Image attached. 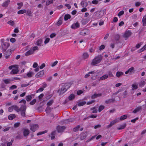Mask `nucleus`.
<instances>
[{"mask_svg": "<svg viewBox=\"0 0 146 146\" xmlns=\"http://www.w3.org/2000/svg\"><path fill=\"white\" fill-rule=\"evenodd\" d=\"M75 96L73 94H70L68 97V98L70 100H73L75 98Z\"/></svg>", "mask_w": 146, "mask_h": 146, "instance_id": "7c9ffc66", "label": "nucleus"}, {"mask_svg": "<svg viewBox=\"0 0 146 146\" xmlns=\"http://www.w3.org/2000/svg\"><path fill=\"white\" fill-rule=\"evenodd\" d=\"M124 13V11H120L118 14L119 16H120Z\"/></svg>", "mask_w": 146, "mask_h": 146, "instance_id": "4d7b16f0", "label": "nucleus"}, {"mask_svg": "<svg viewBox=\"0 0 146 146\" xmlns=\"http://www.w3.org/2000/svg\"><path fill=\"white\" fill-rule=\"evenodd\" d=\"M34 75L33 72H29L27 74H25L24 75V77L25 78H29L32 77Z\"/></svg>", "mask_w": 146, "mask_h": 146, "instance_id": "9d476101", "label": "nucleus"}, {"mask_svg": "<svg viewBox=\"0 0 146 146\" xmlns=\"http://www.w3.org/2000/svg\"><path fill=\"white\" fill-rule=\"evenodd\" d=\"M142 22L143 26H146V15L143 18Z\"/></svg>", "mask_w": 146, "mask_h": 146, "instance_id": "b1692460", "label": "nucleus"}, {"mask_svg": "<svg viewBox=\"0 0 146 146\" xmlns=\"http://www.w3.org/2000/svg\"><path fill=\"white\" fill-rule=\"evenodd\" d=\"M95 50L94 48L93 47H91L89 49V52L92 53L94 52Z\"/></svg>", "mask_w": 146, "mask_h": 146, "instance_id": "603ef678", "label": "nucleus"}, {"mask_svg": "<svg viewBox=\"0 0 146 146\" xmlns=\"http://www.w3.org/2000/svg\"><path fill=\"white\" fill-rule=\"evenodd\" d=\"M86 103L85 102H78V105L79 106H82L85 105Z\"/></svg>", "mask_w": 146, "mask_h": 146, "instance_id": "c9c22d12", "label": "nucleus"}, {"mask_svg": "<svg viewBox=\"0 0 146 146\" xmlns=\"http://www.w3.org/2000/svg\"><path fill=\"white\" fill-rule=\"evenodd\" d=\"M91 110H92V113H97L98 110L95 108H93L91 109Z\"/></svg>", "mask_w": 146, "mask_h": 146, "instance_id": "864d4df0", "label": "nucleus"}, {"mask_svg": "<svg viewBox=\"0 0 146 146\" xmlns=\"http://www.w3.org/2000/svg\"><path fill=\"white\" fill-rule=\"evenodd\" d=\"M93 4L97 5L98 3V1L97 0H93L92 1Z\"/></svg>", "mask_w": 146, "mask_h": 146, "instance_id": "0e129e2a", "label": "nucleus"}, {"mask_svg": "<svg viewBox=\"0 0 146 146\" xmlns=\"http://www.w3.org/2000/svg\"><path fill=\"white\" fill-rule=\"evenodd\" d=\"M86 137V133H82L80 135V139L82 140L85 139Z\"/></svg>", "mask_w": 146, "mask_h": 146, "instance_id": "5701e85b", "label": "nucleus"}, {"mask_svg": "<svg viewBox=\"0 0 146 146\" xmlns=\"http://www.w3.org/2000/svg\"><path fill=\"white\" fill-rule=\"evenodd\" d=\"M45 66V64L44 63H43L41 64L39 66V68L40 69H42Z\"/></svg>", "mask_w": 146, "mask_h": 146, "instance_id": "052dcab7", "label": "nucleus"}, {"mask_svg": "<svg viewBox=\"0 0 146 146\" xmlns=\"http://www.w3.org/2000/svg\"><path fill=\"white\" fill-rule=\"evenodd\" d=\"M27 11L25 9L21 10L18 11L17 12V13L18 14H23L26 12Z\"/></svg>", "mask_w": 146, "mask_h": 146, "instance_id": "bb28decb", "label": "nucleus"}, {"mask_svg": "<svg viewBox=\"0 0 146 146\" xmlns=\"http://www.w3.org/2000/svg\"><path fill=\"white\" fill-rule=\"evenodd\" d=\"M43 90V88H40L37 90V91H36V93H37L40 92H42Z\"/></svg>", "mask_w": 146, "mask_h": 146, "instance_id": "bf43d9fd", "label": "nucleus"}, {"mask_svg": "<svg viewBox=\"0 0 146 146\" xmlns=\"http://www.w3.org/2000/svg\"><path fill=\"white\" fill-rule=\"evenodd\" d=\"M94 74V75H96V74L94 73V72H89L88 73L86 74L85 76V78H88L89 76H91V74Z\"/></svg>", "mask_w": 146, "mask_h": 146, "instance_id": "c756f323", "label": "nucleus"}, {"mask_svg": "<svg viewBox=\"0 0 146 146\" xmlns=\"http://www.w3.org/2000/svg\"><path fill=\"white\" fill-rule=\"evenodd\" d=\"M83 93V91L81 90H79L77 91V94L78 95H80L82 94Z\"/></svg>", "mask_w": 146, "mask_h": 146, "instance_id": "69168bd1", "label": "nucleus"}, {"mask_svg": "<svg viewBox=\"0 0 146 146\" xmlns=\"http://www.w3.org/2000/svg\"><path fill=\"white\" fill-rule=\"evenodd\" d=\"M80 128V126L79 125H78L76 127L74 128L73 129V130L74 131H76L79 130Z\"/></svg>", "mask_w": 146, "mask_h": 146, "instance_id": "79ce46f5", "label": "nucleus"}, {"mask_svg": "<svg viewBox=\"0 0 146 146\" xmlns=\"http://www.w3.org/2000/svg\"><path fill=\"white\" fill-rule=\"evenodd\" d=\"M84 8L81 9V11L82 12H84L87 11V9L86 7H83Z\"/></svg>", "mask_w": 146, "mask_h": 146, "instance_id": "774afa93", "label": "nucleus"}, {"mask_svg": "<svg viewBox=\"0 0 146 146\" xmlns=\"http://www.w3.org/2000/svg\"><path fill=\"white\" fill-rule=\"evenodd\" d=\"M19 102L20 103L23 102L24 105L21 106L20 109H19L17 106L15 105L13 106V109H14L17 112L21 111V115L23 116H24L25 115V111L26 108V106L25 105L26 101L25 100H23L20 101Z\"/></svg>", "mask_w": 146, "mask_h": 146, "instance_id": "f257e3e1", "label": "nucleus"}, {"mask_svg": "<svg viewBox=\"0 0 146 146\" xmlns=\"http://www.w3.org/2000/svg\"><path fill=\"white\" fill-rule=\"evenodd\" d=\"M102 59V56L99 55L95 58L92 62V64L94 65H96L99 63Z\"/></svg>", "mask_w": 146, "mask_h": 146, "instance_id": "39448f33", "label": "nucleus"}, {"mask_svg": "<svg viewBox=\"0 0 146 146\" xmlns=\"http://www.w3.org/2000/svg\"><path fill=\"white\" fill-rule=\"evenodd\" d=\"M56 131H53L51 133L52 136L51 137V139L52 140H53L54 138V135L55 134Z\"/></svg>", "mask_w": 146, "mask_h": 146, "instance_id": "c03bdc74", "label": "nucleus"}, {"mask_svg": "<svg viewBox=\"0 0 146 146\" xmlns=\"http://www.w3.org/2000/svg\"><path fill=\"white\" fill-rule=\"evenodd\" d=\"M32 98L31 95H29L26 97V99L27 101H29Z\"/></svg>", "mask_w": 146, "mask_h": 146, "instance_id": "37998d69", "label": "nucleus"}, {"mask_svg": "<svg viewBox=\"0 0 146 146\" xmlns=\"http://www.w3.org/2000/svg\"><path fill=\"white\" fill-rule=\"evenodd\" d=\"M15 117V115L14 114H11L9 116L8 119L10 120H12Z\"/></svg>", "mask_w": 146, "mask_h": 146, "instance_id": "2f4dec72", "label": "nucleus"}, {"mask_svg": "<svg viewBox=\"0 0 146 146\" xmlns=\"http://www.w3.org/2000/svg\"><path fill=\"white\" fill-rule=\"evenodd\" d=\"M106 11V9L101 10L99 12L97 11L95 13V15L96 18L99 19L102 17Z\"/></svg>", "mask_w": 146, "mask_h": 146, "instance_id": "423d86ee", "label": "nucleus"}, {"mask_svg": "<svg viewBox=\"0 0 146 146\" xmlns=\"http://www.w3.org/2000/svg\"><path fill=\"white\" fill-rule=\"evenodd\" d=\"M134 68L133 67L130 68L128 70L125 72V74H127L129 73L130 74H131L134 72Z\"/></svg>", "mask_w": 146, "mask_h": 146, "instance_id": "ddd939ff", "label": "nucleus"}, {"mask_svg": "<svg viewBox=\"0 0 146 146\" xmlns=\"http://www.w3.org/2000/svg\"><path fill=\"white\" fill-rule=\"evenodd\" d=\"M26 12V14L27 15L30 17L32 16V13L31 10H28Z\"/></svg>", "mask_w": 146, "mask_h": 146, "instance_id": "ea45409f", "label": "nucleus"}, {"mask_svg": "<svg viewBox=\"0 0 146 146\" xmlns=\"http://www.w3.org/2000/svg\"><path fill=\"white\" fill-rule=\"evenodd\" d=\"M145 84V82L144 81H141L139 83V85L140 87H143Z\"/></svg>", "mask_w": 146, "mask_h": 146, "instance_id": "393cba45", "label": "nucleus"}, {"mask_svg": "<svg viewBox=\"0 0 146 146\" xmlns=\"http://www.w3.org/2000/svg\"><path fill=\"white\" fill-rule=\"evenodd\" d=\"M138 88V85L136 83L133 84L132 85V89L133 90L137 89Z\"/></svg>", "mask_w": 146, "mask_h": 146, "instance_id": "4be33fe9", "label": "nucleus"}, {"mask_svg": "<svg viewBox=\"0 0 146 146\" xmlns=\"http://www.w3.org/2000/svg\"><path fill=\"white\" fill-rule=\"evenodd\" d=\"M4 82L6 84H9L10 83V80L8 79H5L3 80Z\"/></svg>", "mask_w": 146, "mask_h": 146, "instance_id": "338daca9", "label": "nucleus"}, {"mask_svg": "<svg viewBox=\"0 0 146 146\" xmlns=\"http://www.w3.org/2000/svg\"><path fill=\"white\" fill-rule=\"evenodd\" d=\"M108 77V76L107 75H104L100 78V79L102 80H105Z\"/></svg>", "mask_w": 146, "mask_h": 146, "instance_id": "4c0bfd02", "label": "nucleus"}, {"mask_svg": "<svg viewBox=\"0 0 146 146\" xmlns=\"http://www.w3.org/2000/svg\"><path fill=\"white\" fill-rule=\"evenodd\" d=\"M102 95V94H96L95 93L94 95H93L91 98L92 99H94L97 98L98 97Z\"/></svg>", "mask_w": 146, "mask_h": 146, "instance_id": "412c9836", "label": "nucleus"}, {"mask_svg": "<svg viewBox=\"0 0 146 146\" xmlns=\"http://www.w3.org/2000/svg\"><path fill=\"white\" fill-rule=\"evenodd\" d=\"M7 23L12 26H13L14 25V22L13 21L10 20L7 22Z\"/></svg>", "mask_w": 146, "mask_h": 146, "instance_id": "a18cd8bd", "label": "nucleus"}, {"mask_svg": "<svg viewBox=\"0 0 146 146\" xmlns=\"http://www.w3.org/2000/svg\"><path fill=\"white\" fill-rule=\"evenodd\" d=\"M127 115H124L122 116L119 118L120 120V121L123 120L124 119H125L127 118Z\"/></svg>", "mask_w": 146, "mask_h": 146, "instance_id": "f704fd0d", "label": "nucleus"}, {"mask_svg": "<svg viewBox=\"0 0 146 146\" xmlns=\"http://www.w3.org/2000/svg\"><path fill=\"white\" fill-rule=\"evenodd\" d=\"M80 27V24L78 22L74 23L71 26V28L74 29H76Z\"/></svg>", "mask_w": 146, "mask_h": 146, "instance_id": "f8f14e48", "label": "nucleus"}, {"mask_svg": "<svg viewBox=\"0 0 146 146\" xmlns=\"http://www.w3.org/2000/svg\"><path fill=\"white\" fill-rule=\"evenodd\" d=\"M38 49L37 46H34L32 48H31L30 50H27L25 54V55L26 56H28L31 54H33L34 52L36 50H38Z\"/></svg>", "mask_w": 146, "mask_h": 146, "instance_id": "7ed1b4c3", "label": "nucleus"}, {"mask_svg": "<svg viewBox=\"0 0 146 146\" xmlns=\"http://www.w3.org/2000/svg\"><path fill=\"white\" fill-rule=\"evenodd\" d=\"M94 72V73L96 75H94V74H91V76H92V79H95L96 78V76L97 75V74L96 72H95L94 71H92Z\"/></svg>", "mask_w": 146, "mask_h": 146, "instance_id": "473e14b6", "label": "nucleus"}, {"mask_svg": "<svg viewBox=\"0 0 146 146\" xmlns=\"http://www.w3.org/2000/svg\"><path fill=\"white\" fill-rule=\"evenodd\" d=\"M104 108V106L101 105L100 106L99 108L98 111L100 112Z\"/></svg>", "mask_w": 146, "mask_h": 146, "instance_id": "a19ab883", "label": "nucleus"}, {"mask_svg": "<svg viewBox=\"0 0 146 146\" xmlns=\"http://www.w3.org/2000/svg\"><path fill=\"white\" fill-rule=\"evenodd\" d=\"M42 42V40L41 38L38 39L36 41V44L38 46H40Z\"/></svg>", "mask_w": 146, "mask_h": 146, "instance_id": "a211bd4d", "label": "nucleus"}, {"mask_svg": "<svg viewBox=\"0 0 146 146\" xmlns=\"http://www.w3.org/2000/svg\"><path fill=\"white\" fill-rule=\"evenodd\" d=\"M126 126V124L125 123L118 127L117 129L119 130L122 129H124Z\"/></svg>", "mask_w": 146, "mask_h": 146, "instance_id": "cd10ccee", "label": "nucleus"}, {"mask_svg": "<svg viewBox=\"0 0 146 146\" xmlns=\"http://www.w3.org/2000/svg\"><path fill=\"white\" fill-rule=\"evenodd\" d=\"M36 101V100L35 99H34L30 102V104L31 105H34Z\"/></svg>", "mask_w": 146, "mask_h": 146, "instance_id": "5fc2aeb1", "label": "nucleus"}, {"mask_svg": "<svg viewBox=\"0 0 146 146\" xmlns=\"http://www.w3.org/2000/svg\"><path fill=\"white\" fill-rule=\"evenodd\" d=\"M123 74V73L122 72H117L116 73V75L117 77H119L122 75Z\"/></svg>", "mask_w": 146, "mask_h": 146, "instance_id": "58836bf2", "label": "nucleus"}, {"mask_svg": "<svg viewBox=\"0 0 146 146\" xmlns=\"http://www.w3.org/2000/svg\"><path fill=\"white\" fill-rule=\"evenodd\" d=\"M9 68L10 70L12 69V70L11 72L12 74H17L19 72L18 66L17 65H14L10 66L9 67Z\"/></svg>", "mask_w": 146, "mask_h": 146, "instance_id": "20e7f679", "label": "nucleus"}, {"mask_svg": "<svg viewBox=\"0 0 146 146\" xmlns=\"http://www.w3.org/2000/svg\"><path fill=\"white\" fill-rule=\"evenodd\" d=\"M44 74V71H42L38 73L36 75L37 77H40L42 76Z\"/></svg>", "mask_w": 146, "mask_h": 146, "instance_id": "dca6fc26", "label": "nucleus"}, {"mask_svg": "<svg viewBox=\"0 0 146 146\" xmlns=\"http://www.w3.org/2000/svg\"><path fill=\"white\" fill-rule=\"evenodd\" d=\"M17 88V86L16 85H13L10 87V89L12 90L16 88Z\"/></svg>", "mask_w": 146, "mask_h": 146, "instance_id": "6e6d98bb", "label": "nucleus"}, {"mask_svg": "<svg viewBox=\"0 0 146 146\" xmlns=\"http://www.w3.org/2000/svg\"><path fill=\"white\" fill-rule=\"evenodd\" d=\"M38 64L37 63L35 62L34 63L33 66L34 68H36L37 67Z\"/></svg>", "mask_w": 146, "mask_h": 146, "instance_id": "680f3d73", "label": "nucleus"}, {"mask_svg": "<svg viewBox=\"0 0 146 146\" xmlns=\"http://www.w3.org/2000/svg\"><path fill=\"white\" fill-rule=\"evenodd\" d=\"M1 45L3 46H9L10 45L9 42L4 41L3 40H1Z\"/></svg>", "mask_w": 146, "mask_h": 146, "instance_id": "aec40b11", "label": "nucleus"}, {"mask_svg": "<svg viewBox=\"0 0 146 146\" xmlns=\"http://www.w3.org/2000/svg\"><path fill=\"white\" fill-rule=\"evenodd\" d=\"M53 102V100H50L47 103V105L48 106H50L52 104Z\"/></svg>", "mask_w": 146, "mask_h": 146, "instance_id": "e2e57ef3", "label": "nucleus"}, {"mask_svg": "<svg viewBox=\"0 0 146 146\" xmlns=\"http://www.w3.org/2000/svg\"><path fill=\"white\" fill-rule=\"evenodd\" d=\"M65 129V127L64 126H58L57 127V129L58 132H60L63 131Z\"/></svg>", "mask_w": 146, "mask_h": 146, "instance_id": "4468645a", "label": "nucleus"}, {"mask_svg": "<svg viewBox=\"0 0 146 146\" xmlns=\"http://www.w3.org/2000/svg\"><path fill=\"white\" fill-rule=\"evenodd\" d=\"M145 49H146V46H143L141 49L140 50H138V51L139 52V53L143 51Z\"/></svg>", "mask_w": 146, "mask_h": 146, "instance_id": "49530a36", "label": "nucleus"}, {"mask_svg": "<svg viewBox=\"0 0 146 146\" xmlns=\"http://www.w3.org/2000/svg\"><path fill=\"white\" fill-rule=\"evenodd\" d=\"M10 1L9 0H6L5 2L2 4V6L3 7H7L9 4Z\"/></svg>", "mask_w": 146, "mask_h": 146, "instance_id": "f3484780", "label": "nucleus"}, {"mask_svg": "<svg viewBox=\"0 0 146 146\" xmlns=\"http://www.w3.org/2000/svg\"><path fill=\"white\" fill-rule=\"evenodd\" d=\"M38 128V125L37 124H32L30 125V129L33 132H35Z\"/></svg>", "mask_w": 146, "mask_h": 146, "instance_id": "1a4fd4ad", "label": "nucleus"}, {"mask_svg": "<svg viewBox=\"0 0 146 146\" xmlns=\"http://www.w3.org/2000/svg\"><path fill=\"white\" fill-rule=\"evenodd\" d=\"M132 33L129 31H126L125 32L123 35V37L125 40H127L131 35Z\"/></svg>", "mask_w": 146, "mask_h": 146, "instance_id": "0eeeda50", "label": "nucleus"}, {"mask_svg": "<svg viewBox=\"0 0 146 146\" xmlns=\"http://www.w3.org/2000/svg\"><path fill=\"white\" fill-rule=\"evenodd\" d=\"M62 23V21L60 19L58 20V22L57 23V25L58 26H60L61 25Z\"/></svg>", "mask_w": 146, "mask_h": 146, "instance_id": "13d9d810", "label": "nucleus"}, {"mask_svg": "<svg viewBox=\"0 0 146 146\" xmlns=\"http://www.w3.org/2000/svg\"><path fill=\"white\" fill-rule=\"evenodd\" d=\"M89 57V55L87 52L83 53L82 55V58L84 59H86L88 58Z\"/></svg>", "mask_w": 146, "mask_h": 146, "instance_id": "a878e982", "label": "nucleus"}, {"mask_svg": "<svg viewBox=\"0 0 146 146\" xmlns=\"http://www.w3.org/2000/svg\"><path fill=\"white\" fill-rule=\"evenodd\" d=\"M80 4L82 7H86L88 5V3L85 1H81Z\"/></svg>", "mask_w": 146, "mask_h": 146, "instance_id": "6ab92c4d", "label": "nucleus"}, {"mask_svg": "<svg viewBox=\"0 0 146 146\" xmlns=\"http://www.w3.org/2000/svg\"><path fill=\"white\" fill-rule=\"evenodd\" d=\"M80 34L83 36L87 35L89 34V31L88 29H84L82 30L80 32Z\"/></svg>", "mask_w": 146, "mask_h": 146, "instance_id": "6e6552de", "label": "nucleus"}, {"mask_svg": "<svg viewBox=\"0 0 146 146\" xmlns=\"http://www.w3.org/2000/svg\"><path fill=\"white\" fill-rule=\"evenodd\" d=\"M53 3V1L52 0H48L46 2V5L47 6Z\"/></svg>", "mask_w": 146, "mask_h": 146, "instance_id": "e433bc0d", "label": "nucleus"}, {"mask_svg": "<svg viewBox=\"0 0 146 146\" xmlns=\"http://www.w3.org/2000/svg\"><path fill=\"white\" fill-rule=\"evenodd\" d=\"M58 62L56 60L54 62L51 64V66L52 67L55 66L57 64Z\"/></svg>", "mask_w": 146, "mask_h": 146, "instance_id": "8fccbe9b", "label": "nucleus"}, {"mask_svg": "<svg viewBox=\"0 0 146 146\" xmlns=\"http://www.w3.org/2000/svg\"><path fill=\"white\" fill-rule=\"evenodd\" d=\"M50 108L49 107H47L46 109V111L47 113H50Z\"/></svg>", "mask_w": 146, "mask_h": 146, "instance_id": "3c124183", "label": "nucleus"}, {"mask_svg": "<svg viewBox=\"0 0 146 146\" xmlns=\"http://www.w3.org/2000/svg\"><path fill=\"white\" fill-rule=\"evenodd\" d=\"M29 131L28 129H24L23 130V135L25 136H27L29 134Z\"/></svg>", "mask_w": 146, "mask_h": 146, "instance_id": "2eb2a0df", "label": "nucleus"}, {"mask_svg": "<svg viewBox=\"0 0 146 146\" xmlns=\"http://www.w3.org/2000/svg\"><path fill=\"white\" fill-rule=\"evenodd\" d=\"M47 131H41L38 132L37 133V135H41L42 134H43L44 133H46L47 132Z\"/></svg>", "mask_w": 146, "mask_h": 146, "instance_id": "09e8293b", "label": "nucleus"}, {"mask_svg": "<svg viewBox=\"0 0 146 146\" xmlns=\"http://www.w3.org/2000/svg\"><path fill=\"white\" fill-rule=\"evenodd\" d=\"M141 108V107H138L136 109H135L134 111H133V112L134 113H136L137 112L139 111Z\"/></svg>", "mask_w": 146, "mask_h": 146, "instance_id": "c85d7f7f", "label": "nucleus"}, {"mask_svg": "<svg viewBox=\"0 0 146 146\" xmlns=\"http://www.w3.org/2000/svg\"><path fill=\"white\" fill-rule=\"evenodd\" d=\"M120 121L119 118H115V120L111 122L110 124L108 125V127H110L115 123L118 122Z\"/></svg>", "mask_w": 146, "mask_h": 146, "instance_id": "9b49d317", "label": "nucleus"}, {"mask_svg": "<svg viewBox=\"0 0 146 146\" xmlns=\"http://www.w3.org/2000/svg\"><path fill=\"white\" fill-rule=\"evenodd\" d=\"M119 38H120V36L118 34L116 35L115 36V37H114L115 39V40H118L119 39Z\"/></svg>", "mask_w": 146, "mask_h": 146, "instance_id": "de8ad7c7", "label": "nucleus"}, {"mask_svg": "<svg viewBox=\"0 0 146 146\" xmlns=\"http://www.w3.org/2000/svg\"><path fill=\"white\" fill-rule=\"evenodd\" d=\"M71 16L69 15H65L64 17V19L65 21L67 20L68 19L70 18Z\"/></svg>", "mask_w": 146, "mask_h": 146, "instance_id": "72a5a7b5", "label": "nucleus"}, {"mask_svg": "<svg viewBox=\"0 0 146 146\" xmlns=\"http://www.w3.org/2000/svg\"><path fill=\"white\" fill-rule=\"evenodd\" d=\"M70 87V84H64L62 86L61 89L58 90V92L60 94H62L66 91Z\"/></svg>", "mask_w": 146, "mask_h": 146, "instance_id": "f03ea898", "label": "nucleus"}]
</instances>
